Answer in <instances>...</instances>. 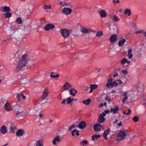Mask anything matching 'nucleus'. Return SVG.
I'll return each mask as SVG.
<instances>
[{"instance_id":"nucleus-23","label":"nucleus","mask_w":146,"mask_h":146,"mask_svg":"<svg viewBox=\"0 0 146 146\" xmlns=\"http://www.w3.org/2000/svg\"><path fill=\"white\" fill-rule=\"evenodd\" d=\"M110 131L109 129H108V130H105L103 133V136L105 139L107 140L108 138L107 137V135L109 134V132Z\"/></svg>"},{"instance_id":"nucleus-27","label":"nucleus","mask_w":146,"mask_h":146,"mask_svg":"<svg viewBox=\"0 0 146 146\" xmlns=\"http://www.w3.org/2000/svg\"><path fill=\"white\" fill-rule=\"evenodd\" d=\"M132 49L131 48H129L128 50V53L127 56L129 59H131L133 57V54L131 53Z\"/></svg>"},{"instance_id":"nucleus-20","label":"nucleus","mask_w":146,"mask_h":146,"mask_svg":"<svg viewBox=\"0 0 146 146\" xmlns=\"http://www.w3.org/2000/svg\"><path fill=\"white\" fill-rule=\"evenodd\" d=\"M9 10H4V11H3V12H7L5 14V17L7 18H9L11 17V13L9 12Z\"/></svg>"},{"instance_id":"nucleus-49","label":"nucleus","mask_w":146,"mask_h":146,"mask_svg":"<svg viewBox=\"0 0 146 146\" xmlns=\"http://www.w3.org/2000/svg\"><path fill=\"white\" fill-rule=\"evenodd\" d=\"M43 7L44 9H48V6L47 5H44Z\"/></svg>"},{"instance_id":"nucleus-15","label":"nucleus","mask_w":146,"mask_h":146,"mask_svg":"<svg viewBox=\"0 0 146 146\" xmlns=\"http://www.w3.org/2000/svg\"><path fill=\"white\" fill-rule=\"evenodd\" d=\"M24 133V130L23 129H19L17 131L16 133L17 136H22Z\"/></svg>"},{"instance_id":"nucleus-18","label":"nucleus","mask_w":146,"mask_h":146,"mask_svg":"<svg viewBox=\"0 0 146 146\" xmlns=\"http://www.w3.org/2000/svg\"><path fill=\"white\" fill-rule=\"evenodd\" d=\"M70 94L72 96H74L76 94L77 92L76 90L74 88H71L69 90Z\"/></svg>"},{"instance_id":"nucleus-62","label":"nucleus","mask_w":146,"mask_h":146,"mask_svg":"<svg viewBox=\"0 0 146 146\" xmlns=\"http://www.w3.org/2000/svg\"><path fill=\"white\" fill-rule=\"evenodd\" d=\"M118 121L117 119H116L115 121L113 122L114 123H117Z\"/></svg>"},{"instance_id":"nucleus-51","label":"nucleus","mask_w":146,"mask_h":146,"mask_svg":"<svg viewBox=\"0 0 146 146\" xmlns=\"http://www.w3.org/2000/svg\"><path fill=\"white\" fill-rule=\"evenodd\" d=\"M74 127V125H72L71 126L69 127V130H72V129Z\"/></svg>"},{"instance_id":"nucleus-24","label":"nucleus","mask_w":146,"mask_h":146,"mask_svg":"<svg viewBox=\"0 0 146 146\" xmlns=\"http://www.w3.org/2000/svg\"><path fill=\"white\" fill-rule=\"evenodd\" d=\"M5 108L6 110L8 111H10L12 109L10 104L8 103H7L5 105Z\"/></svg>"},{"instance_id":"nucleus-10","label":"nucleus","mask_w":146,"mask_h":146,"mask_svg":"<svg viewBox=\"0 0 146 146\" xmlns=\"http://www.w3.org/2000/svg\"><path fill=\"white\" fill-rule=\"evenodd\" d=\"M102 127L100 124H95L94 126V129L96 131H99L101 130Z\"/></svg>"},{"instance_id":"nucleus-57","label":"nucleus","mask_w":146,"mask_h":146,"mask_svg":"<svg viewBox=\"0 0 146 146\" xmlns=\"http://www.w3.org/2000/svg\"><path fill=\"white\" fill-rule=\"evenodd\" d=\"M59 76V75L58 74H56V75H54V78H58Z\"/></svg>"},{"instance_id":"nucleus-63","label":"nucleus","mask_w":146,"mask_h":146,"mask_svg":"<svg viewBox=\"0 0 146 146\" xmlns=\"http://www.w3.org/2000/svg\"><path fill=\"white\" fill-rule=\"evenodd\" d=\"M48 9H50L51 8V6L50 5H49L48 6Z\"/></svg>"},{"instance_id":"nucleus-31","label":"nucleus","mask_w":146,"mask_h":146,"mask_svg":"<svg viewBox=\"0 0 146 146\" xmlns=\"http://www.w3.org/2000/svg\"><path fill=\"white\" fill-rule=\"evenodd\" d=\"M105 120V118L102 115H100L98 117V122L101 123L103 122Z\"/></svg>"},{"instance_id":"nucleus-40","label":"nucleus","mask_w":146,"mask_h":146,"mask_svg":"<svg viewBox=\"0 0 146 146\" xmlns=\"http://www.w3.org/2000/svg\"><path fill=\"white\" fill-rule=\"evenodd\" d=\"M127 61V59L125 58H123L122 60H121L120 61L121 64L124 65V64Z\"/></svg>"},{"instance_id":"nucleus-36","label":"nucleus","mask_w":146,"mask_h":146,"mask_svg":"<svg viewBox=\"0 0 146 146\" xmlns=\"http://www.w3.org/2000/svg\"><path fill=\"white\" fill-rule=\"evenodd\" d=\"M98 85L96 84H92L90 85V88L93 90L97 88Z\"/></svg>"},{"instance_id":"nucleus-35","label":"nucleus","mask_w":146,"mask_h":146,"mask_svg":"<svg viewBox=\"0 0 146 146\" xmlns=\"http://www.w3.org/2000/svg\"><path fill=\"white\" fill-rule=\"evenodd\" d=\"M91 100L90 99H88L86 100H83V103L86 105H88L90 104Z\"/></svg>"},{"instance_id":"nucleus-46","label":"nucleus","mask_w":146,"mask_h":146,"mask_svg":"<svg viewBox=\"0 0 146 146\" xmlns=\"http://www.w3.org/2000/svg\"><path fill=\"white\" fill-rule=\"evenodd\" d=\"M144 32V31L142 30L140 31H137L135 32V33L136 34H140L143 33Z\"/></svg>"},{"instance_id":"nucleus-14","label":"nucleus","mask_w":146,"mask_h":146,"mask_svg":"<svg viewBox=\"0 0 146 146\" xmlns=\"http://www.w3.org/2000/svg\"><path fill=\"white\" fill-rule=\"evenodd\" d=\"M60 141V139L58 136L55 137L52 141V143L54 145H56Z\"/></svg>"},{"instance_id":"nucleus-64","label":"nucleus","mask_w":146,"mask_h":146,"mask_svg":"<svg viewBox=\"0 0 146 146\" xmlns=\"http://www.w3.org/2000/svg\"><path fill=\"white\" fill-rule=\"evenodd\" d=\"M8 143H7L5 144V145H2V146H7V145H8Z\"/></svg>"},{"instance_id":"nucleus-5","label":"nucleus","mask_w":146,"mask_h":146,"mask_svg":"<svg viewBox=\"0 0 146 146\" xmlns=\"http://www.w3.org/2000/svg\"><path fill=\"white\" fill-rule=\"evenodd\" d=\"M70 30H68L66 29H62L61 30V33L62 36L64 38L67 37L69 34L71 32Z\"/></svg>"},{"instance_id":"nucleus-13","label":"nucleus","mask_w":146,"mask_h":146,"mask_svg":"<svg viewBox=\"0 0 146 146\" xmlns=\"http://www.w3.org/2000/svg\"><path fill=\"white\" fill-rule=\"evenodd\" d=\"M54 27L55 26L54 25L51 24H48L45 26L44 29L46 31H48L51 29L54 28Z\"/></svg>"},{"instance_id":"nucleus-45","label":"nucleus","mask_w":146,"mask_h":146,"mask_svg":"<svg viewBox=\"0 0 146 146\" xmlns=\"http://www.w3.org/2000/svg\"><path fill=\"white\" fill-rule=\"evenodd\" d=\"M0 9H10L9 7L5 6L0 7Z\"/></svg>"},{"instance_id":"nucleus-50","label":"nucleus","mask_w":146,"mask_h":146,"mask_svg":"<svg viewBox=\"0 0 146 146\" xmlns=\"http://www.w3.org/2000/svg\"><path fill=\"white\" fill-rule=\"evenodd\" d=\"M122 72L125 75L127 74V72L126 70H123L122 71Z\"/></svg>"},{"instance_id":"nucleus-21","label":"nucleus","mask_w":146,"mask_h":146,"mask_svg":"<svg viewBox=\"0 0 146 146\" xmlns=\"http://www.w3.org/2000/svg\"><path fill=\"white\" fill-rule=\"evenodd\" d=\"M110 18L112 21L115 22L119 21L120 20L119 18L115 15L111 16Z\"/></svg>"},{"instance_id":"nucleus-59","label":"nucleus","mask_w":146,"mask_h":146,"mask_svg":"<svg viewBox=\"0 0 146 146\" xmlns=\"http://www.w3.org/2000/svg\"><path fill=\"white\" fill-rule=\"evenodd\" d=\"M104 106V104L103 103L101 104L99 106L100 107H102Z\"/></svg>"},{"instance_id":"nucleus-2","label":"nucleus","mask_w":146,"mask_h":146,"mask_svg":"<svg viewBox=\"0 0 146 146\" xmlns=\"http://www.w3.org/2000/svg\"><path fill=\"white\" fill-rule=\"evenodd\" d=\"M10 28L12 29L11 33L12 35L15 38H17L24 34L25 30L24 28L22 29L19 28L17 29H15L16 26L15 25L11 26Z\"/></svg>"},{"instance_id":"nucleus-34","label":"nucleus","mask_w":146,"mask_h":146,"mask_svg":"<svg viewBox=\"0 0 146 146\" xmlns=\"http://www.w3.org/2000/svg\"><path fill=\"white\" fill-rule=\"evenodd\" d=\"M130 10H125L124 14L127 16H129L131 14Z\"/></svg>"},{"instance_id":"nucleus-6","label":"nucleus","mask_w":146,"mask_h":146,"mask_svg":"<svg viewBox=\"0 0 146 146\" xmlns=\"http://www.w3.org/2000/svg\"><path fill=\"white\" fill-rule=\"evenodd\" d=\"M14 109H15V112H16V115L17 116H19L21 114V111H18V110L20 109L21 107L18 104H16L14 107Z\"/></svg>"},{"instance_id":"nucleus-48","label":"nucleus","mask_w":146,"mask_h":146,"mask_svg":"<svg viewBox=\"0 0 146 146\" xmlns=\"http://www.w3.org/2000/svg\"><path fill=\"white\" fill-rule=\"evenodd\" d=\"M113 2L114 4H115V3H119V0H113Z\"/></svg>"},{"instance_id":"nucleus-19","label":"nucleus","mask_w":146,"mask_h":146,"mask_svg":"<svg viewBox=\"0 0 146 146\" xmlns=\"http://www.w3.org/2000/svg\"><path fill=\"white\" fill-rule=\"evenodd\" d=\"M0 131L3 134H6L7 132V130L5 125H3L1 127L0 129Z\"/></svg>"},{"instance_id":"nucleus-1","label":"nucleus","mask_w":146,"mask_h":146,"mask_svg":"<svg viewBox=\"0 0 146 146\" xmlns=\"http://www.w3.org/2000/svg\"><path fill=\"white\" fill-rule=\"evenodd\" d=\"M33 60L31 57H28L26 54H24L21 56V60H20L16 68L17 72L22 71L25 68L27 64H32Z\"/></svg>"},{"instance_id":"nucleus-25","label":"nucleus","mask_w":146,"mask_h":146,"mask_svg":"<svg viewBox=\"0 0 146 146\" xmlns=\"http://www.w3.org/2000/svg\"><path fill=\"white\" fill-rule=\"evenodd\" d=\"M126 40L124 38H122V40H120L119 41L118 45L119 46H122L125 43Z\"/></svg>"},{"instance_id":"nucleus-56","label":"nucleus","mask_w":146,"mask_h":146,"mask_svg":"<svg viewBox=\"0 0 146 146\" xmlns=\"http://www.w3.org/2000/svg\"><path fill=\"white\" fill-rule=\"evenodd\" d=\"M119 126H121L122 125V123L121 121H120L119 123H118L117 124Z\"/></svg>"},{"instance_id":"nucleus-16","label":"nucleus","mask_w":146,"mask_h":146,"mask_svg":"<svg viewBox=\"0 0 146 146\" xmlns=\"http://www.w3.org/2000/svg\"><path fill=\"white\" fill-rule=\"evenodd\" d=\"M81 32L84 33H89L91 32L92 31L91 29H86L84 27H82L81 29Z\"/></svg>"},{"instance_id":"nucleus-53","label":"nucleus","mask_w":146,"mask_h":146,"mask_svg":"<svg viewBox=\"0 0 146 146\" xmlns=\"http://www.w3.org/2000/svg\"><path fill=\"white\" fill-rule=\"evenodd\" d=\"M21 96L22 97L23 99L25 100L26 98L25 97L24 95L21 93Z\"/></svg>"},{"instance_id":"nucleus-28","label":"nucleus","mask_w":146,"mask_h":146,"mask_svg":"<svg viewBox=\"0 0 146 146\" xmlns=\"http://www.w3.org/2000/svg\"><path fill=\"white\" fill-rule=\"evenodd\" d=\"M119 108L118 107H117L113 108H111L110 109V112H113V113L115 114L116 113L117 111H119Z\"/></svg>"},{"instance_id":"nucleus-33","label":"nucleus","mask_w":146,"mask_h":146,"mask_svg":"<svg viewBox=\"0 0 146 146\" xmlns=\"http://www.w3.org/2000/svg\"><path fill=\"white\" fill-rule=\"evenodd\" d=\"M23 21L22 19L20 17H18L15 21L16 23L19 24H21L22 23Z\"/></svg>"},{"instance_id":"nucleus-44","label":"nucleus","mask_w":146,"mask_h":146,"mask_svg":"<svg viewBox=\"0 0 146 146\" xmlns=\"http://www.w3.org/2000/svg\"><path fill=\"white\" fill-rule=\"evenodd\" d=\"M21 96V93L20 94H18L17 95V100L19 101H20V98Z\"/></svg>"},{"instance_id":"nucleus-61","label":"nucleus","mask_w":146,"mask_h":146,"mask_svg":"<svg viewBox=\"0 0 146 146\" xmlns=\"http://www.w3.org/2000/svg\"><path fill=\"white\" fill-rule=\"evenodd\" d=\"M117 75H118V74L117 73H116L114 75H113V77H114L115 78L116 77V76H117Z\"/></svg>"},{"instance_id":"nucleus-60","label":"nucleus","mask_w":146,"mask_h":146,"mask_svg":"<svg viewBox=\"0 0 146 146\" xmlns=\"http://www.w3.org/2000/svg\"><path fill=\"white\" fill-rule=\"evenodd\" d=\"M39 115L40 118H42L43 116V115L42 114H39Z\"/></svg>"},{"instance_id":"nucleus-47","label":"nucleus","mask_w":146,"mask_h":146,"mask_svg":"<svg viewBox=\"0 0 146 146\" xmlns=\"http://www.w3.org/2000/svg\"><path fill=\"white\" fill-rule=\"evenodd\" d=\"M105 99L108 102H110L111 101L110 98L109 97H106L105 98Z\"/></svg>"},{"instance_id":"nucleus-22","label":"nucleus","mask_w":146,"mask_h":146,"mask_svg":"<svg viewBox=\"0 0 146 146\" xmlns=\"http://www.w3.org/2000/svg\"><path fill=\"white\" fill-rule=\"evenodd\" d=\"M60 4L62 5V6L64 7L66 6L68 7H65L63 9H71L72 8V7H69V6L68 5H68V3H66V2L62 3V2H61L60 3Z\"/></svg>"},{"instance_id":"nucleus-32","label":"nucleus","mask_w":146,"mask_h":146,"mask_svg":"<svg viewBox=\"0 0 146 146\" xmlns=\"http://www.w3.org/2000/svg\"><path fill=\"white\" fill-rule=\"evenodd\" d=\"M75 133L77 135H79V131L76 129H74L72 131V134L73 136H74L75 135Z\"/></svg>"},{"instance_id":"nucleus-8","label":"nucleus","mask_w":146,"mask_h":146,"mask_svg":"<svg viewBox=\"0 0 146 146\" xmlns=\"http://www.w3.org/2000/svg\"><path fill=\"white\" fill-rule=\"evenodd\" d=\"M48 88H45L43 92L42 95L41 96V98L42 100H44L48 96V94L49 93L47 90Z\"/></svg>"},{"instance_id":"nucleus-12","label":"nucleus","mask_w":146,"mask_h":146,"mask_svg":"<svg viewBox=\"0 0 146 146\" xmlns=\"http://www.w3.org/2000/svg\"><path fill=\"white\" fill-rule=\"evenodd\" d=\"M122 95L124 96L122 101L121 102L123 103L125 102L126 100L128 98L127 92L126 91L123 92L122 93Z\"/></svg>"},{"instance_id":"nucleus-37","label":"nucleus","mask_w":146,"mask_h":146,"mask_svg":"<svg viewBox=\"0 0 146 146\" xmlns=\"http://www.w3.org/2000/svg\"><path fill=\"white\" fill-rule=\"evenodd\" d=\"M126 110H125L123 112V113L125 115H129L131 114V111L130 109H128V112H126L125 111Z\"/></svg>"},{"instance_id":"nucleus-58","label":"nucleus","mask_w":146,"mask_h":146,"mask_svg":"<svg viewBox=\"0 0 146 146\" xmlns=\"http://www.w3.org/2000/svg\"><path fill=\"white\" fill-rule=\"evenodd\" d=\"M66 100H64L62 102V104H64L66 102Z\"/></svg>"},{"instance_id":"nucleus-26","label":"nucleus","mask_w":146,"mask_h":146,"mask_svg":"<svg viewBox=\"0 0 146 146\" xmlns=\"http://www.w3.org/2000/svg\"><path fill=\"white\" fill-rule=\"evenodd\" d=\"M86 127V123L84 121H82L79 124V127L81 129H83Z\"/></svg>"},{"instance_id":"nucleus-54","label":"nucleus","mask_w":146,"mask_h":146,"mask_svg":"<svg viewBox=\"0 0 146 146\" xmlns=\"http://www.w3.org/2000/svg\"><path fill=\"white\" fill-rule=\"evenodd\" d=\"M117 82L119 83V84H121L123 83V82L120 80H117Z\"/></svg>"},{"instance_id":"nucleus-42","label":"nucleus","mask_w":146,"mask_h":146,"mask_svg":"<svg viewBox=\"0 0 146 146\" xmlns=\"http://www.w3.org/2000/svg\"><path fill=\"white\" fill-rule=\"evenodd\" d=\"M71 98L69 97L67 99V102H66V104H69L72 102Z\"/></svg>"},{"instance_id":"nucleus-3","label":"nucleus","mask_w":146,"mask_h":146,"mask_svg":"<svg viewBox=\"0 0 146 146\" xmlns=\"http://www.w3.org/2000/svg\"><path fill=\"white\" fill-rule=\"evenodd\" d=\"M113 79L110 78L108 79L107 83L106 86L107 88H111L113 87L114 86L116 87L118 85V83L116 81L112 82Z\"/></svg>"},{"instance_id":"nucleus-39","label":"nucleus","mask_w":146,"mask_h":146,"mask_svg":"<svg viewBox=\"0 0 146 146\" xmlns=\"http://www.w3.org/2000/svg\"><path fill=\"white\" fill-rule=\"evenodd\" d=\"M16 129V127L14 126L13 125H11V128H10V131H12L13 132H14L15 131Z\"/></svg>"},{"instance_id":"nucleus-17","label":"nucleus","mask_w":146,"mask_h":146,"mask_svg":"<svg viewBox=\"0 0 146 146\" xmlns=\"http://www.w3.org/2000/svg\"><path fill=\"white\" fill-rule=\"evenodd\" d=\"M117 37L115 35H113L110 36V40L111 42H113L116 41L117 39Z\"/></svg>"},{"instance_id":"nucleus-11","label":"nucleus","mask_w":146,"mask_h":146,"mask_svg":"<svg viewBox=\"0 0 146 146\" xmlns=\"http://www.w3.org/2000/svg\"><path fill=\"white\" fill-rule=\"evenodd\" d=\"M36 146H44L43 139L41 138L36 141Z\"/></svg>"},{"instance_id":"nucleus-7","label":"nucleus","mask_w":146,"mask_h":146,"mask_svg":"<svg viewBox=\"0 0 146 146\" xmlns=\"http://www.w3.org/2000/svg\"><path fill=\"white\" fill-rule=\"evenodd\" d=\"M71 85L68 82H65L63 85V88L64 90H69L71 88Z\"/></svg>"},{"instance_id":"nucleus-30","label":"nucleus","mask_w":146,"mask_h":146,"mask_svg":"<svg viewBox=\"0 0 146 146\" xmlns=\"http://www.w3.org/2000/svg\"><path fill=\"white\" fill-rule=\"evenodd\" d=\"M100 137V135H94L92 136V140L93 141H95L97 140L98 138Z\"/></svg>"},{"instance_id":"nucleus-43","label":"nucleus","mask_w":146,"mask_h":146,"mask_svg":"<svg viewBox=\"0 0 146 146\" xmlns=\"http://www.w3.org/2000/svg\"><path fill=\"white\" fill-rule=\"evenodd\" d=\"M133 120L135 122H137L139 120V118L137 116H135L133 118Z\"/></svg>"},{"instance_id":"nucleus-4","label":"nucleus","mask_w":146,"mask_h":146,"mask_svg":"<svg viewBox=\"0 0 146 146\" xmlns=\"http://www.w3.org/2000/svg\"><path fill=\"white\" fill-rule=\"evenodd\" d=\"M126 133L125 131H120L117 137V140L119 141L123 139L126 137Z\"/></svg>"},{"instance_id":"nucleus-29","label":"nucleus","mask_w":146,"mask_h":146,"mask_svg":"<svg viewBox=\"0 0 146 146\" xmlns=\"http://www.w3.org/2000/svg\"><path fill=\"white\" fill-rule=\"evenodd\" d=\"M72 10H62V12L64 14L68 15L71 13Z\"/></svg>"},{"instance_id":"nucleus-9","label":"nucleus","mask_w":146,"mask_h":146,"mask_svg":"<svg viewBox=\"0 0 146 146\" xmlns=\"http://www.w3.org/2000/svg\"><path fill=\"white\" fill-rule=\"evenodd\" d=\"M98 12L101 17H105L107 16L106 13L104 10H98Z\"/></svg>"},{"instance_id":"nucleus-52","label":"nucleus","mask_w":146,"mask_h":146,"mask_svg":"<svg viewBox=\"0 0 146 146\" xmlns=\"http://www.w3.org/2000/svg\"><path fill=\"white\" fill-rule=\"evenodd\" d=\"M110 112V110H105V111H104V112L106 113V114H107L109 113Z\"/></svg>"},{"instance_id":"nucleus-55","label":"nucleus","mask_w":146,"mask_h":146,"mask_svg":"<svg viewBox=\"0 0 146 146\" xmlns=\"http://www.w3.org/2000/svg\"><path fill=\"white\" fill-rule=\"evenodd\" d=\"M106 114L104 112L100 114V115H102V116L103 117L106 115Z\"/></svg>"},{"instance_id":"nucleus-41","label":"nucleus","mask_w":146,"mask_h":146,"mask_svg":"<svg viewBox=\"0 0 146 146\" xmlns=\"http://www.w3.org/2000/svg\"><path fill=\"white\" fill-rule=\"evenodd\" d=\"M88 143V141L86 140H84L82 142H81L80 144L81 145L83 144V146H84V145H86Z\"/></svg>"},{"instance_id":"nucleus-38","label":"nucleus","mask_w":146,"mask_h":146,"mask_svg":"<svg viewBox=\"0 0 146 146\" xmlns=\"http://www.w3.org/2000/svg\"><path fill=\"white\" fill-rule=\"evenodd\" d=\"M103 34L102 32L101 31H99L96 34V36L99 37L102 36Z\"/></svg>"}]
</instances>
